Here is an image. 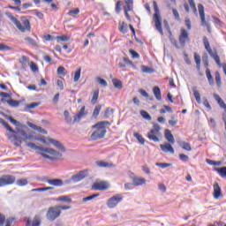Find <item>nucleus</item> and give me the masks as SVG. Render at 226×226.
Here are the masks:
<instances>
[{
  "instance_id": "nucleus-1",
  "label": "nucleus",
  "mask_w": 226,
  "mask_h": 226,
  "mask_svg": "<svg viewBox=\"0 0 226 226\" xmlns=\"http://www.w3.org/2000/svg\"><path fill=\"white\" fill-rule=\"evenodd\" d=\"M108 126H110V122L109 121H101L93 125L92 128H95L96 130L91 135L92 140H98L100 139H103V137H105V134L107 133Z\"/></svg>"
},
{
  "instance_id": "nucleus-2",
  "label": "nucleus",
  "mask_w": 226,
  "mask_h": 226,
  "mask_svg": "<svg viewBox=\"0 0 226 226\" xmlns=\"http://www.w3.org/2000/svg\"><path fill=\"white\" fill-rule=\"evenodd\" d=\"M7 17L8 19H10V20H11V22L21 33H26V31H31V23L29 22V19L22 18L20 23L19 19H17V18L11 15V13H7Z\"/></svg>"
},
{
  "instance_id": "nucleus-3",
  "label": "nucleus",
  "mask_w": 226,
  "mask_h": 226,
  "mask_svg": "<svg viewBox=\"0 0 226 226\" xmlns=\"http://www.w3.org/2000/svg\"><path fill=\"white\" fill-rule=\"evenodd\" d=\"M27 147H30L31 149H34L35 151H41L42 153H47L48 154H51L52 156H63L59 151L49 148V147H38L34 143H27Z\"/></svg>"
},
{
  "instance_id": "nucleus-4",
  "label": "nucleus",
  "mask_w": 226,
  "mask_h": 226,
  "mask_svg": "<svg viewBox=\"0 0 226 226\" xmlns=\"http://www.w3.org/2000/svg\"><path fill=\"white\" fill-rule=\"evenodd\" d=\"M154 10L155 13L154 14V22L155 24V29H157L160 34H163V28H162V16L160 15V9H158V4L154 1Z\"/></svg>"
},
{
  "instance_id": "nucleus-5",
  "label": "nucleus",
  "mask_w": 226,
  "mask_h": 226,
  "mask_svg": "<svg viewBox=\"0 0 226 226\" xmlns=\"http://www.w3.org/2000/svg\"><path fill=\"white\" fill-rule=\"evenodd\" d=\"M203 44L206 49V50L208 52L210 57H213L216 64L219 66V68H222V62L220 61V56H218V53L216 51H213L211 49V45L209 44V41L207 40V37L203 38Z\"/></svg>"
},
{
  "instance_id": "nucleus-6",
  "label": "nucleus",
  "mask_w": 226,
  "mask_h": 226,
  "mask_svg": "<svg viewBox=\"0 0 226 226\" xmlns=\"http://www.w3.org/2000/svg\"><path fill=\"white\" fill-rule=\"evenodd\" d=\"M15 133L12 137L17 142H27V140H33V135L26 133V131L18 129L14 131Z\"/></svg>"
},
{
  "instance_id": "nucleus-7",
  "label": "nucleus",
  "mask_w": 226,
  "mask_h": 226,
  "mask_svg": "<svg viewBox=\"0 0 226 226\" xmlns=\"http://www.w3.org/2000/svg\"><path fill=\"white\" fill-rule=\"evenodd\" d=\"M15 133L12 137L17 142H27V140H33V135L26 133V131L18 129L14 131Z\"/></svg>"
},
{
  "instance_id": "nucleus-8",
  "label": "nucleus",
  "mask_w": 226,
  "mask_h": 226,
  "mask_svg": "<svg viewBox=\"0 0 226 226\" xmlns=\"http://www.w3.org/2000/svg\"><path fill=\"white\" fill-rule=\"evenodd\" d=\"M162 130V127H160V124H154V128L147 133V138L149 140H153V142H160V131Z\"/></svg>"
},
{
  "instance_id": "nucleus-9",
  "label": "nucleus",
  "mask_w": 226,
  "mask_h": 226,
  "mask_svg": "<svg viewBox=\"0 0 226 226\" xmlns=\"http://www.w3.org/2000/svg\"><path fill=\"white\" fill-rule=\"evenodd\" d=\"M48 220L50 222H54V220H56V218H59L61 216V210L59 207L55 206L49 208L47 215H46Z\"/></svg>"
},
{
  "instance_id": "nucleus-10",
  "label": "nucleus",
  "mask_w": 226,
  "mask_h": 226,
  "mask_svg": "<svg viewBox=\"0 0 226 226\" xmlns=\"http://www.w3.org/2000/svg\"><path fill=\"white\" fill-rule=\"evenodd\" d=\"M17 178L13 175H3L0 177V188L3 186H9L10 185H14Z\"/></svg>"
},
{
  "instance_id": "nucleus-11",
  "label": "nucleus",
  "mask_w": 226,
  "mask_h": 226,
  "mask_svg": "<svg viewBox=\"0 0 226 226\" xmlns=\"http://www.w3.org/2000/svg\"><path fill=\"white\" fill-rule=\"evenodd\" d=\"M109 188H110V184L105 181L96 182L92 185V189L98 192H103L105 190H109Z\"/></svg>"
},
{
  "instance_id": "nucleus-12",
  "label": "nucleus",
  "mask_w": 226,
  "mask_h": 226,
  "mask_svg": "<svg viewBox=\"0 0 226 226\" xmlns=\"http://www.w3.org/2000/svg\"><path fill=\"white\" fill-rule=\"evenodd\" d=\"M179 43L182 45V47H185L186 45V42L190 41V36L188 34V32L185 28H181L180 35H179Z\"/></svg>"
},
{
  "instance_id": "nucleus-13",
  "label": "nucleus",
  "mask_w": 226,
  "mask_h": 226,
  "mask_svg": "<svg viewBox=\"0 0 226 226\" xmlns=\"http://www.w3.org/2000/svg\"><path fill=\"white\" fill-rule=\"evenodd\" d=\"M86 177H87V170H81L78 174L73 175L71 179L73 181V183H79L83 179H86Z\"/></svg>"
},
{
  "instance_id": "nucleus-14",
  "label": "nucleus",
  "mask_w": 226,
  "mask_h": 226,
  "mask_svg": "<svg viewBox=\"0 0 226 226\" xmlns=\"http://www.w3.org/2000/svg\"><path fill=\"white\" fill-rule=\"evenodd\" d=\"M213 197L216 200H218V199H222V197H223V194L222 193V188L220 187V185H218V182H215L214 184Z\"/></svg>"
},
{
  "instance_id": "nucleus-15",
  "label": "nucleus",
  "mask_w": 226,
  "mask_h": 226,
  "mask_svg": "<svg viewBox=\"0 0 226 226\" xmlns=\"http://www.w3.org/2000/svg\"><path fill=\"white\" fill-rule=\"evenodd\" d=\"M49 144H53L58 151H60V154H63L62 153H66V148L64 147V145L61 144L58 140H56L54 139H49Z\"/></svg>"
},
{
  "instance_id": "nucleus-16",
  "label": "nucleus",
  "mask_w": 226,
  "mask_h": 226,
  "mask_svg": "<svg viewBox=\"0 0 226 226\" xmlns=\"http://www.w3.org/2000/svg\"><path fill=\"white\" fill-rule=\"evenodd\" d=\"M45 183H48V185H50L51 186H63V185H64L63 180L59 178L46 179Z\"/></svg>"
},
{
  "instance_id": "nucleus-17",
  "label": "nucleus",
  "mask_w": 226,
  "mask_h": 226,
  "mask_svg": "<svg viewBox=\"0 0 226 226\" xmlns=\"http://www.w3.org/2000/svg\"><path fill=\"white\" fill-rule=\"evenodd\" d=\"M164 137L170 144H176V139H174V135H172V132H170V130L166 129L164 131Z\"/></svg>"
},
{
  "instance_id": "nucleus-18",
  "label": "nucleus",
  "mask_w": 226,
  "mask_h": 226,
  "mask_svg": "<svg viewBox=\"0 0 226 226\" xmlns=\"http://www.w3.org/2000/svg\"><path fill=\"white\" fill-rule=\"evenodd\" d=\"M147 180L144 177H132V185H134V186H142V185H146Z\"/></svg>"
},
{
  "instance_id": "nucleus-19",
  "label": "nucleus",
  "mask_w": 226,
  "mask_h": 226,
  "mask_svg": "<svg viewBox=\"0 0 226 226\" xmlns=\"http://www.w3.org/2000/svg\"><path fill=\"white\" fill-rule=\"evenodd\" d=\"M160 147L163 153H170L171 154H174L175 153L171 144L166 143L164 145H160Z\"/></svg>"
},
{
  "instance_id": "nucleus-20",
  "label": "nucleus",
  "mask_w": 226,
  "mask_h": 226,
  "mask_svg": "<svg viewBox=\"0 0 226 226\" xmlns=\"http://www.w3.org/2000/svg\"><path fill=\"white\" fill-rule=\"evenodd\" d=\"M95 164L97 167L104 169H112V167H114V164L112 162H108L104 161H97Z\"/></svg>"
},
{
  "instance_id": "nucleus-21",
  "label": "nucleus",
  "mask_w": 226,
  "mask_h": 226,
  "mask_svg": "<svg viewBox=\"0 0 226 226\" xmlns=\"http://www.w3.org/2000/svg\"><path fill=\"white\" fill-rule=\"evenodd\" d=\"M86 114H87V113H86V107L83 106L80 109L79 112L76 116H74V121H76V123H77V121H80V119H82V117H84V116H86Z\"/></svg>"
},
{
  "instance_id": "nucleus-22",
  "label": "nucleus",
  "mask_w": 226,
  "mask_h": 226,
  "mask_svg": "<svg viewBox=\"0 0 226 226\" xmlns=\"http://www.w3.org/2000/svg\"><path fill=\"white\" fill-rule=\"evenodd\" d=\"M19 63L23 68V70H27V66L29 64V57L26 56H22L21 58L19 59Z\"/></svg>"
},
{
  "instance_id": "nucleus-23",
  "label": "nucleus",
  "mask_w": 226,
  "mask_h": 226,
  "mask_svg": "<svg viewBox=\"0 0 226 226\" xmlns=\"http://www.w3.org/2000/svg\"><path fill=\"white\" fill-rule=\"evenodd\" d=\"M153 94L158 102H162V90L158 87H154Z\"/></svg>"
},
{
  "instance_id": "nucleus-24",
  "label": "nucleus",
  "mask_w": 226,
  "mask_h": 226,
  "mask_svg": "<svg viewBox=\"0 0 226 226\" xmlns=\"http://www.w3.org/2000/svg\"><path fill=\"white\" fill-rule=\"evenodd\" d=\"M64 117L67 124H75L76 121L75 119H72V117H70V112L68 110L64 111Z\"/></svg>"
},
{
  "instance_id": "nucleus-25",
  "label": "nucleus",
  "mask_w": 226,
  "mask_h": 226,
  "mask_svg": "<svg viewBox=\"0 0 226 226\" xmlns=\"http://www.w3.org/2000/svg\"><path fill=\"white\" fill-rule=\"evenodd\" d=\"M200 19H201V26H203V27H207L208 33H211V23L206 20V17L200 18Z\"/></svg>"
},
{
  "instance_id": "nucleus-26",
  "label": "nucleus",
  "mask_w": 226,
  "mask_h": 226,
  "mask_svg": "<svg viewBox=\"0 0 226 226\" xmlns=\"http://www.w3.org/2000/svg\"><path fill=\"white\" fill-rule=\"evenodd\" d=\"M192 93L197 103H202V101L200 100V93L197 91V87H192Z\"/></svg>"
},
{
  "instance_id": "nucleus-27",
  "label": "nucleus",
  "mask_w": 226,
  "mask_h": 226,
  "mask_svg": "<svg viewBox=\"0 0 226 226\" xmlns=\"http://www.w3.org/2000/svg\"><path fill=\"white\" fill-rule=\"evenodd\" d=\"M178 145L182 149H185V151H192V146H190V143L188 142L181 141L178 142Z\"/></svg>"
},
{
  "instance_id": "nucleus-28",
  "label": "nucleus",
  "mask_w": 226,
  "mask_h": 226,
  "mask_svg": "<svg viewBox=\"0 0 226 226\" xmlns=\"http://www.w3.org/2000/svg\"><path fill=\"white\" fill-rule=\"evenodd\" d=\"M215 170L221 176V177H226V167L215 168Z\"/></svg>"
},
{
  "instance_id": "nucleus-29",
  "label": "nucleus",
  "mask_w": 226,
  "mask_h": 226,
  "mask_svg": "<svg viewBox=\"0 0 226 226\" xmlns=\"http://www.w3.org/2000/svg\"><path fill=\"white\" fill-rule=\"evenodd\" d=\"M0 124H3V126H4L6 130H8V132H11V133L15 132V130H12L11 127H10V124H8V122L4 121V119L0 118Z\"/></svg>"
},
{
  "instance_id": "nucleus-30",
  "label": "nucleus",
  "mask_w": 226,
  "mask_h": 226,
  "mask_svg": "<svg viewBox=\"0 0 226 226\" xmlns=\"http://www.w3.org/2000/svg\"><path fill=\"white\" fill-rule=\"evenodd\" d=\"M206 75L209 82V85L213 86V84H215V79H213V75H211V71H209V69H207Z\"/></svg>"
},
{
  "instance_id": "nucleus-31",
  "label": "nucleus",
  "mask_w": 226,
  "mask_h": 226,
  "mask_svg": "<svg viewBox=\"0 0 226 226\" xmlns=\"http://www.w3.org/2000/svg\"><path fill=\"white\" fill-rule=\"evenodd\" d=\"M133 137H135V139H137V140L139 142V144H145L146 143V139H144V137H142L140 135V133L134 132Z\"/></svg>"
},
{
  "instance_id": "nucleus-32",
  "label": "nucleus",
  "mask_w": 226,
  "mask_h": 226,
  "mask_svg": "<svg viewBox=\"0 0 226 226\" xmlns=\"http://www.w3.org/2000/svg\"><path fill=\"white\" fill-rule=\"evenodd\" d=\"M59 202H67L68 204H72V198H70L69 196H61L59 198H57V200Z\"/></svg>"
},
{
  "instance_id": "nucleus-33",
  "label": "nucleus",
  "mask_w": 226,
  "mask_h": 226,
  "mask_svg": "<svg viewBox=\"0 0 226 226\" xmlns=\"http://www.w3.org/2000/svg\"><path fill=\"white\" fill-rule=\"evenodd\" d=\"M96 197H100V193H95L88 197H85L82 199V202H89V200H93L94 199H96Z\"/></svg>"
},
{
  "instance_id": "nucleus-34",
  "label": "nucleus",
  "mask_w": 226,
  "mask_h": 226,
  "mask_svg": "<svg viewBox=\"0 0 226 226\" xmlns=\"http://www.w3.org/2000/svg\"><path fill=\"white\" fill-rule=\"evenodd\" d=\"M123 201V194H116L114 196V206H117L119 202Z\"/></svg>"
},
{
  "instance_id": "nucleus-35",
  "label": "nucleus",
  "mask_w": 226,
  "mask_h": 226,
  "mask_svg": "<svg viewBox=\"0 0 226 226\" xmlns=\"http://www.w3.org/2000/svg\"><path fill=\"white\" fill-rule=\"evenodd\" d=\"M114 87L121 91L123 89V82L119 79H114Z\"/></svg>"
},
{
  "instance_id": "nucleus-36",
  "label": "nucleus",
  "mask_w": 226,
  "mask_h": 226,
  "mask_svg": "<svg viewBox=\"0 0 226 226\" xmlns=\"http://www.w3.org/2000/svg\"><path fill=\"white\" fill-rule=\"evenodd\" d=\"M57 75H62L63 77H66V69L63 66H59L56 70Z\"/></svg>"
},
{
  "instance_id": "nucleus-37",
  "label": "nucleus",
  "mask_w": 226,
  "mask_h": 226,
  "mask_svg": "<svg viewBox=\"0 0 226 226\" xmlns=\"http://www.w3.org/2000/svg\"><path fill=\"white\" fill-rule=\"evenodd\" d=\"M8 105H10V107L17 108L19 105H20V102L11 99L8 101Z\"/></svg>"
},
{
  "instance_id": "nucleus-38",
  "label": "nucleus",
  "mask_w": 226,
  "mask_h": 226,
  "mask_svg": "<svg viewBox=\"0 0 226 226\" xmlns=\"http://www.w3.org/2000/svg\"><path fill=\"white\" fill-rule=\"evenodd\" d=\"M141 71L143 72V73H153L154 72L153 68L146 65L141 66Z\"/></svg>"
},
{
  "instance_id": "nucleus-39",
  "label": "nucleus",
  "mask_w": 226,
  "mask_h": 226,
  "mask_svg": "<svg viewBox=\"0 0 226 226\" xmlns=\"http://www.w3.org/2000/svg\"><path fill=\"white\" fill-rule=\"evenodd\" d=\"M99 94H100V92L98 90L94 92L93 97H92V100H91V103H93V105H94V103H96V102H98Z\"/></svg>"
},
{
  "instance_id": "nucleus-40",
  "label": "nucleus",
  "mask_w": 226,
  "mask_h": 226,
  "mask_svg": "<svg viewBox=\"0 0 226 226\" xmlns=\"http://www.w3.org/2000/svg\"><path fill=\"white\" fill-rule=\"evenodd\" d=\"M206 162L208 163V165H215V167H220V165H222V162L220 161L216 162L211 159H207Z\"/></svg>"
},
{
  "instance_id": "nucleus-41",
  "label": "nucleus",
  "mask_w": 226,
  "mask_h": 226,
  "mask_svg": "<svg viewBox=\"0 0 226 226\" xmlns=\"http://www.w3.org/2000/svg\"><path fill=\"white\" fill-rule=\"evenodd\" d=\"M27 180L26 178L18 179L16 185L18 186H26L27 185Z\"/></svg>"
},
{
  "instance_id": "nucleus-42",
  "label": "nucleus",
  "mask_w": 226,
  "mask_h": 226,
  "mask_svg": "<svg viewBox=\"0 0 226 226\" xmlns=\"http://www.w3.org/2000/svg\"><path fill=\"white\" fill-rule=\"evenodd\" d=\"M198 10H199V13H200V19H203L204 17H206V14L204 12V5H202L201 4H200L198 5Z\"/></svg>"
},
{
  "instance_id": "nucleus-43",
  "label": "nucleus",
  "mask_w": 226,
  "mask_h": 226,
  "mask_svg": "<svg viewBox=\"0 0 226 226\" xmlns=\"http://www.w3.org/2000/svg\"><path fill=\"white\" fill-rule=\"evenodd\" d=\"M25 40L27 41L28 45H32V47H38L36 41H34L33 38L26 37Z\"/></svg>"
},
{
  "instance_id": "nucleus-44",
  "label": "nucleus",
  "mask_w": 226,
  "mask_h": 226,
  "mask_svg": "<svg viewBox=\"0 0 226 226\" xmlns=\"http://www.w3.org/2000/svg\"><path fill=\"white\" fill-rule=\"evenodd\" d=\"M156 167H160L161 169H167V167H172L171 163L167 162H156Z\"/></svg>"
},
{
  "instance_id": "nucleus-45",
  "label": "nucleus",
  "mask_w": 226,
  "mask_h": 226,
  "mask_svg": "<svg viewBox=\"0 0 226 226\" xmlns=\"http://www.w3.org/2000/svg\"><path fill=\"white\" fill-rule=\"evenodd\" d=\"M41 223V221L40 220V216L35 215L32 222V226H40Z\"/></svg>"
},
{
  "instance_id": "nucleus-46",
  "label": "nucleus",
  "mask_w": 226,
  "mask_h": 226,
  "mask_svg": "<svg viewBox=\"0 0 226 226\" xmlns=\"http://www.w3.org/2000/svg\"><path fill=\"white\" fill-rule=\"evenodd\" d=\"M81 72H82V69H81V68L78 69V70L75 72V73H74V79H73L74 82H79V79H80V73H81Z\"/></svg>"
},
{
  "instance_id": "nucleus-47",
  "label": "nucleus",
  "mask_w": 226,
  "mask_h": 226,
  "mask_svg": "<svg viewBox=\"0 0 226 226\" xmlns=\"http://www.w3.org/2000/svg\"><path fill=\"white\" fill-rule=\"evenodd\" d=\"M100 110H102V106H96L93 112V117H98V116H100Z\"/></svg>"
},
{
  "instance_id": "nucleus-48",
  "label": "nucleus",
  "mask_w": 226,
  "mask_h": 226,
  "mask_svg": "<svg viewBox=\"0 0 226 226\" xmlns=\"http://www.w3.org/2000/svg\"><path fill=\"white\" fill-rule=\"evenodd\" d=\"M140 115L144 119H147V121H151V115H149L146 110H141Z\"/></svg>"
},
{
  "instance_id": "nucleus-49",
  "label": "nucleus",
  "mask_w": 226,
  "mask_h": 226,
  "mask_svg": "<svg viewBox=\"0 0 226 226\" xmlns=\"http://www.w3.org/2000/svg\"><path fill=\"white\" fill-rule=\"evenodd\" d=\"M194 61L198 70H200V56L197 55V53L194 54Z\"/></svg>"
},
{
  "instance_id": "nucleus-50",
  "label": "nucleus",
  "mask_w": 226,
  "mask_h": 226,
  "mask_svg": "<svg viewBox=\"0 0 226 226\" xmlns=\"http://www.w3.org/2000/svg\"><path fill=\"white\" fill-rule=\"evenodd\" d=\"M96 82H98L101 86H103V87H107L108 84L107 81L100 77H97L95 79Z\"/></svg>"
},
{
  "instance_id": "nucleus-51",
  "label": "nucleus",
  "mask_w": 226,
  "mask_h": 226,
  "mask_svg": "<svg viewBox=\"0 0 226 226\" xmlns=\"http://www.w3.org/2000/svg\"><path fill=\"white\" fill-rule=\"evenodd\" d=\"M164 109H160L161 114H166L167 112H172V108L170 106L164 105Z\"/></svg>"
},
{
  "instance_id": "nucleus-52",
  "label": "nucleus",
  "mask_w": 226,
  "mask_h": 226,
  "mask_svg": "<svg viewBox=\"0 0 226 226\" xmlns=\"http://www.w3.org/2000/svg\"><path fill=\"white\" fill-rule=\"evenodd\" d=\"M215 82H216L218 87H220V86H222V77L220 76V72H215Z\"/></svg>"
},
{
  "instance_id": "nucleus-53",
  "label": "nucleus",
  "mask_w": 226,
  "mask_h": 226,
  "mask_svg": "<svg viewBox=\"0 0 226 226\" xmlns=\"http://www.w3.org/2000/svg\"><path fill=\"white\" fill-rule=\"evenodd\" d=\"M188 3L190 4V7L192 8L193 13H197V6L195 5V1L188 0Z\"/></svg>"
},
{
  "instance_id": "nucleus-54",
  "label": "nucleus",
  "mask_w": 226,
  "mask_h": 226,
  "mask_svg": "<svg viewBox=\"0 0 226 226\" xmlns=\"http://www.w3.org/2000/svg\"><path fill=\"white\" fill-rule=\"evenodd\" d=\"M56 40H57V41H69L70 37H68L66 35H60V36H56Z\"/></svg>"
},
{
  "instance_id": "nucleus-55",
  "label": "nucleus",
  "mask_w": 226,
  "mask_h": 226,
  "mask_svg": "<svg viewBox=\"0 0 226 226\" xmlns=\"http://www.w3.org/2000/svg\"><path fill=\"white\" fill-rule=\"evenodd\" d=\"M79 13H80V10L76 8L74 10L69 11L68 15H70V17H73V15H79Z\"/></svg>"
},
{
  "instance_id": "nucleus-56",
  "label": "nucleus",
  "mask_w": 226,
  "mask_h": 226,
  "mask_svg": "<svg viewBox=\"0 0 226 226\" xmlns=\"http://www.w3.org/2000/svg\"><path fill=\"white\" fill-rule=\"evenodd\" d=\"M107 206L109 209L114 208V197H111L108 200Z\"/></svg>"
},
{
  "instance_id": "nucleus-57",
  "label": "nucleus",
  "mask_w": 226,
  "mask_h": 226,
  "mask_svg": "<svg viewBox=\"0 0 226 226\" xmlns=\"http://www.w3.org/2000/svg\"><path fill=\"white\" fill-rule=\"evenodd\" d=\"M40 102H32L31 104H28L26 106V109H36V107H40Z\"/></svg>"
},
{
  "instance_id": "nucleus-58",
  "label": "nucleus",
  "mask_w": 226,
  "mask_h": 226,
  "mask_svg": "<svg viewBox=\"0 0 226 226\" xmlns=\"http://www.w3.org/2000/svg\"><path fill=\"white\" fill-rule=\"evenodd\" d=\"M30 69L34 73H36V72H38V65H36L34 62H30Z\"/></svg>"
},
{
  "instance_id": "nucleus-59",
  "label": "nucleus",
  "mask_w": 226,
  "mask_h": 226,
  "mask_svg": "<svg viewBox=\"0 0 226 226\" xmlns=\"http://www.w3.org/2000/svg\"><path fill=\"white\" fill-rule=\"evenodd\" d=\"M122 6H123V2H121V1L117 2V4H116V12L117 13H119V11H121Z\"/></svg>"
},
{
  "instance_id": "nucleus-60",
  "label": "nucleus",
  "mask_w": 226,
  "mask_h": 226,
  "mask_svg": "<svg viewBox=\"0 0 226 226\" xmlns=\"http://www.w3.org/2000/svg\"><path fill=\"white\" fill-rule=\"evenodd\" d=\"M119 31L121 32V33H124V34H126V33H128V26H126V25H124V23L119 27Z\"/></svg>"
},
{
  "instance_id": "nucleus-61",
  "label": "nucleus",
  "mask_w": 226,
  "mask_h": 226,
  "mask_svg": "<svg viewBox=\"0 0 226 226\" xmlns=\"http://www.w3.org/2000/svg\"><path fill=\"white\" fill-rule=\"evenodd\" d=\"M203 63L205 64V67L207 69V67L209 66L207 54H204V56H203Z\"/></svg>"
},
{
  "instance_id": "nucleus-62",
  "label": "nucleus",
  "mask_w": 226,
  "mask_h": 226,
  "mask_svg": "<svg viewBox=\"0 0 226 226\" xmlns=\"http://www.w3.org/2000/svg\"><path fill=\"white\" fill-rule=\"evenodd\" d=\"M179 158H180L181 162H188V160H190V157H188V155H186L185 154H180Z\"/></svg>"
},
{
  "instance_id": "nucleus-63",
  "label": "nucleus",
  "mask_w": 226,
  "mask_h": 226,
  "mask_svg": "<svg viewBox=\"0 0 226 226\" xmlns=\"http://www.w3.org/2000/svg\"><path fill=\"white\" fill-rule=\"evenodd\" d=\"M130 54L132 56L133 59H139V53H137V51H135L133 49H130Z\"/></svg>"
},
{
  "instance_id": "nucleus-64",
  "label": "nucleus",
  "mask_w": 226,
  "mask_h": 226,
  "mask_svg": "<svg viewBox=\"0 0 226 226\" xmlns=\"http://www.w3.org/2000/svg\"><path fill=\"white\" fill-rule=\"evenodd\" d=\"M134 185L132 183H125L124 184V190H133Z\"/></svg>"
}]
</instances>
